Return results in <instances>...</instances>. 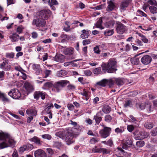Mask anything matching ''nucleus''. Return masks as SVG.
I'll list each match as a JSON object with an SVG mask.
<instances>
[{
    "mask_svg": "<svg viewBox=\"0 0 157 157\" xmlns=\"http://www.w3.org/2000/svg\"><path fill=\"white\" fill-rule=\"evenodd\" d=\"M107 84H108L107 79H104L96 83L97 85L103 87L106 86Z\"/></svg>",
    "mask_w": 157,
    "mask_h": 157,
    "instance_id": "23",
    "label": "nucleus"
},
{
    "mask_svg": "<svg viewBox=\"0 0 157 157\" xmlns=\"http://www.w3.org/2000/svg\"><path fill=\"white\" fill-rule=\"evenodd\" d=\"M48 3L49 5H55L58 4V3L56 0H51V1L49 0L48 2Z\"/></svg>",
    "mask_w": 157,
    "mask_h": 157,
    "instance_id": "57",
    "label": "nucleus"
},
{
    "mask_svg": "<svg viewBox=\"0 0 157 157\" xmlns=\"http://www.w3.org/2000/svg\"><path fill=\"white\" fill-rule=\"evenodd\" d=\"M51 15V12L49 10H43L40 12L39 16L45 19L47 18Z\"/></svg>",
    "mask_w": 157,
    "mask_h": 157,
    "instance_id": "10",
    "label": "nucleus"
},
{
    "mask_svg": "<svg viewBox=\"0 0 157 157\" xmlns=\"http://www.w3.org/2000/svg\"><path fill=\"white\" fill-rule=\"evenodd\" d=\"M1 98H2V100L3 101H9V99L6 97L4 93L3 94V95L2 96V97Z\"/></svg>",
    "mask_w": 157,
    "mask_h": 157,
    "instance_id": "59",
    "label": "nucleus"
},
{
    "mask_svg": "<svg viewBox=\"0 0 157 157\" xmlns=\"http://www.w3.org/2000/svg\"><path fill=\"white\" fill-rule=\"evenodd\" d=\"M108 6L106 9L107 11H112L115 7L114 3L111 1L108 2Z\"/></svg>",
    "mask_w": 157,
    "mask_h": 157,
    "instance_id": "19",
    "label": "nucleus"
},
{
    "mask_svg": "<svg viewBox=\"0 0 157 157\" xmlns=\"http://www.w3.org/2000/svg\"><path fill=\"white\" fill-rule=\"evenodd\" d=\"M137 34L141 37V40L144 43H147L148 42V39L140 33H137Z\"/></svg>",
    "mask_w": 157,
    "mask_h": 157,
    "instance_id": "37",
    "label": "nucleus"
},
{
    "mask_svg": "<svg viewBox=\"0 0 157 157\" xmlns=\"http://www.w3.org/2000/svg\"><path fill=\"white\" fill-rule=\"evenodd\" d=\"M47 106V107L44 109L45 114L46 115H49V118L51 119L52 118V113L50 109L53 108V105L52 103H48Z\"/></svg>",
    "mask_w": 157,
    "mask_h": 157,
    "instance_id": "7",
    "label": "nucleus"
},
{
    "mask_svg": "<svg viewBox=\"0 0 157 157\" xmlns=\"http://www.w3.org/2000/svg\"><path fill=\"white\" fill-rule=\"evenodd\" d=\"M41 137L43 139L48 140H50L52 138L51 136L48 134H45L41 135Z\"/></svg>",
    "mask_w": 157,
    "mask_h": 157,
    "instance_id": "48",
    "label": "nucleus"
},
{
    "mask_svg": "<svg viewBox=\"0 0 157 157\" xmlns=\"http://www.w3.org/2000/svg\"><path fill=\"white\" fill-rule=\"evenodd\" d=\"M101 113V111H100L94 117V118L95 120L96 123L98 124H99L102 120V117L100 115Z\"/></svg>",
    "mask_w": 157,
    "mask_h": 157,
    "instance_id": "18",
    "label": "nucleus"
},
{
    "mask_svg": "<svg viewBox=\"0 0 157 157\" xmlns=\"http://www.w3.org/2000/svg\"><path fill=\"white\" fill-rule=\"evenodd\" d=\"M19 152L20 153H22L24 152L25 151L27 150L26 147L25 146V145H24L23 146L20 147L19 149Z\"/></svg>",
    "mask_w": 157,
    "mask_h": 157,
    "instance_id": "58",
    "label": "nucleus"
},
{
    "mask_svg": "<svg viewBox=\"0 0 157 157\" xmlns=\"http://www.w3.org/2000/svg\"><path fill=\"white\" fill-rule=\"evenodd\" d=\"M14 56V53L11 52L10 53H6V57L10 59H13Z\"/></svg>",
    "mask_w": 157,
    "mask_h": 157,
    "instance_id": "43",
    "label": "nucleus"
},
{
    "mask_svg": "<svg viewBox=\"0 0 157 157\" xmlns=\"http://www.w3.org/2000/svg\"><path fill=\"white\" fill-rule=\"evenodd\" d=\"M52 86V83L51 82H47L45 83L44 85V87L45 88L51 87Z\"/></svg>",
    "mask_w": 157,
    "mask_h": 157,
    "instance_id": "44",
    "label": "nucleus"
},
{
    "mask_svg": "<svg viewBox=\"0 0 157 157\" xmlns=\"http://www.w3.org/2000/svg\"><path fill=\"white\" fill-rule=\"evenodd\" d=\"M111 131L110 128L104 127V128L100 131L99 133L102 138H105L109 135Z\"/></svg>",
    "mask_w": 157,
    "mask_h": 157,
    "instance_id": "6",
    "label": "nucleus"
},
{
    "mask_svg": "<svg viewBox=\"0 0 157 157\" xmlns=\"http://www.w3.org/2000/svg\"><path fill=\"white\" fill-rule=\"evenodd\" d=\"M90 43V40L89 39L83 40L82 41V44L83 45L89 44Z\"/></svg>",
    "mask_w": 157,
    "mask_h": 157,
    "instance_id": "64",
    "label": "nucleus"
},
{
    "mask_svg": "<svg viewBox=\"0 0 157 157\" xmlns=\"http://www.w3.org/2000/svg\"><path fill=\"white\" fill-rule=\"evenodd\" d=\"M116 24V30L117 33L120 34L124 33L126 30V26L119 21H117Z\"/></svg>",
    "mask_w": 157,
    "mask_h": 157,
    "instance_id": "3",
    "label": "nucleus"
},
{
    "mask_svg": "<svg viewBox=\"0 0 157 157\" xmlns=\"http://www.w3.org/2000/svg\"><path fill=\"white\" fill-rule=\"evenodd\" d=\"M115 81L116 84L118 86L123 85L124 84H128L131 82H128V81L123 78H115Z\"/></svg>",
    "mask_w": 157,
    "mask_h": 157,
    "instance_id": "9",
    "label": "nucleus"
},
{
    "mask_svg": "<svg viewBox=\"0 0 157 157\" xmlns=\"http://www.w3.org/2000/svg\"><path fill=\"white\" fill-rule=\"evenodd\" d=\"M131 1L130 0H123L121 2L120 6V10L122 12L126 10L129 5L131 4Z\"/></svg>",
    "mask_w": 157,
    "mask_h": 157,
    "instance_id": "8",
    "label": "nucleus"
},
{
    "mask_svg": "<svg viewBox=\"0 0 157 157\" xmlns=\"http://www.w3.org/2000/svg\"><path fill=\"white\" fill-rule=\"evenodd\" d=\"M51 71L49 70H46L44 71V73L45 74V76L44 77V78H46L48 77L51 74Z\"/></svg>",
    "mask_w": 157,
    "mask_h": 157,
    "instance_id": "63",
    "label": "nucleus"
},
{
    "mask_svg": "<svg viewBox=\"0 0 157 157\" xmlns=\"http://www.w3.org/2000/svg\"><path fill=\"white\" fill-rule=\"evenodd\" d=\"M18 35L16 33H14L10 36V38L12 42H15L18 40Z\"/></svg>",
    "mask_w": 157,
    "mask_h": 157,
    "instance_id": "30",
    "label": "nucleus"
},
{
    "mask_svg": "<svg viewBox=\"0 0 157 157\" xmlns=\"http://www.w3.org/2000/svg\"><path fill=\"white\" fill-rule=\"evenodd\" d=\"M136 134L139 139H143L146 138L149 135L148 133L144 131L138 132Z\"/></svg>",
    "mask_w": 157,
    "mask_h": 157,
    "instance_id": "16",
    "label": "nucleus"
},
{
    "mask_svg": "<svg viewBox=\"0 0 157 157\" xmlns=\"http://www.w3.org/2000/svg\"><path fill=\"white\" fill-rule=\"evenodd\" d=\"M24 86L27 92V95L33 91L34 88L33 86L29 82H26L24 84Z\"/></svg>",
    "mask_w": 157,
    "mask_h": 157,
    "instance_id": "15",
    "label": "nucleus"
},
{
    "mask_svg": "<svg viewBox=\"0 0 157 157\" xmlns=\"http://www.w3.org/2000/svg\"><path fill=\"white\" fill-rule=\"evenodd\" d=\"M93 50L94 52L97 54H100L101 52V51L100 50L98 46H96L95 47H94V48Z\"/></svg>",
    "mask_w": 157,
    "mask_h": 157,
    "instance_id": "55",
    "label": "nucleus"
},
{
    "mask_svg": "<svg viewBox=\"0 0 157 157\" xmlns=\"http://www.w3.org/2000/svg\"><path fill=\"white\" fill-rule=\"evenodd\" d=\"M117 62L113 59H110L109 61L108 64L109 67V69L108 71V73H113L117 70L116 68Z\"/></svg>",
    "mask_w": 157,
    "mask_h": 157,
    "instance_id": "4",
    "label": "nucleus"
},
{
    "mask_svg": "<svg viewBox=\"0 0 157 157\" xmlns=\"http://www.w3.org/2000/svg\"><path fill=\"white\" fill-rule=\"evenodd\" d=\"M9 61H3L0 64V68L5 71H9L11 70V67L10 65L8 64Z\"/></svg>",
    "mask_w": 157,
    "mask_h": 157,
    "instance_id": "11",
    "label": "nucleus"
},
{
    "mask_svg": "<svg viewBox=\"0 0 157 157\" xmlns=\"http://www.w3.org/2000/svg\"><path fill=\"white\" fill-rule=\"evenodd\" d=\"M111 109L107 105H104L102 108V112L105 114L109 113L111 111Z\"/></svg>",
    "mask_w": 157,
    "mask_h": 157,
    "instance_id": "21",
    "label": "nucleus"
},
{
    "mask_svg": "<svg viewBox=\"0 0 157 157\" xmlns=\"http://www.w3.org/2000/svg\"><path fill=\"white\" fill-rule=\"evenodd\" d=\"M5 75V72L4 71H0V81L3 80Z\"/></svg>",
    "mask_w": 157,
    "mask_h": 157,
    "instance_id": "56",
    "label": "nucleus"
},
{
    "mask_svg": "<svg viewBox=\"0 0 157 157\" xmlns=\"http://www.w3.org/2000/svg\"><path fill=\"white\" fill-rule=\"evenodd\" d=\"M33 68L37 74L40 73L41 71L40 66L39 64H34L33 65Z\"/></svg>",
    "mask_w": 157,
    "mask_h": 157,
    "instance_id": "24",
    "label": "nucleus"
},
{
    "mask_svg": "<svg viewBox=\"0 0 157 157\" xmlns=\"http://www.w3.org/2000/svg\"><path fill=\"white\" fill-rule=\"evenodd\" d=\"M55 135L56 136L63 139L64 138L65 132L63 131H60L56 132Z\"/></svg>",
    "mask_w": 157,
    "mask_h": 157,
    "instance_id": "34",
    "label": "nucleus"
},
{
    "mask_svg": "<svg viewBox=\"0 0 157 157\" xmlns=\"http://www.w3.org/2000/svg\"><path fill=\"white\" fill-rule=\"evenodd\" d=\"M74 52V49L73 48H67L64 51V54L67 55H70L73 54Z\"/></svg>",
    "mask_w": 157,
    "mask_h": 157,
    "instance_id": "20",
    "label": "nucleus"
},
{
    "mask_svg": "<svg viewBox=\"0 0 157 157\" xmlns=\"http://www.w3.org/2000/svg\"><path fill=\"white\" fill-rule=\"evenodd\" d=\"M58 82L62 88L65 86L69 82V81L66 80H62Z\"/></svg>",
    "mask_w": 157,
    "mask_h": 157,
    "instance_id": "32",
    "label": "nucleus"
},
{
    "mask_svg": "<svg viewBox=\"0 0 157 157\" xmlns=\"http://www.w3.org/2000/svg\"><path fill=\"white\" fill-rule=\"evenodd\" d=\"M35 24L36 26L40 27V26H44L45 25V22L44 20L41 18H38L36 20H34L33 23Z\"/></svg>",
    "mask_w": 157,
    "mask_h": 157,
    "instance_id": "12",
    "label": "nucleus"
},
{
    "mask_svg": "<svg viewBox=\"0 0 157 157\" xmlns=\"http://www.w3.org/2000/svg\"><path fill=\"white\" fill-rule=\"evenodd\" d=\"M112 119L111 117L109 115H107L105 117V121L106 122H110Z\"/></svg>",
    "mask_w": 157,
    "mask_h": 157,
    "instance_id": "54",
    "label": "nucleus"
},
{
    "mask_svg": "<svg viewBox=\"0 0 157 157\" xmlns=\"http://www.w3.org/2000/svg\"><path fill=\"white\" fill-rule=\"evenodd\" d=\"M149 9L150 12L153 13H157V8L153 6H151L149 7Z\"/></svg>",
    "mask_w": 157,
    "mask_h": 157,
    "instance_id": "40",
    "label": "nucleus"
},
{
    "mask_svg": "<svg viewBox=\"0 0 157 157\" xmlns=\"http://www.w3.org/2000/svg\"><path fill=\"white\" fill-rule=\"evenodd\" d=\"M144 126L146 128L151 129L153 127V124L152 123L147 122L144 124Z\"/></svg>",
    "mask_w": 157,
    "mask_h": 157,
    "instance_id": "41",
    "label": "nucleus"
},
{
    "mask_svg": "<svg viewBox=\"0 0 157 157\" xmlns=\"http://www.w3.org/2000/svg\"><path fill=\"white\" fill-rule=\"evenodd\" d=\"M131 62L132 64L137 65L139 63L140 61L138 58L134 57L131 59Z\"/></svg>",
    "mask_w": 157,
    "mask_h": 157,
    "instance_id": "33",
    "label": "nucleus"
},
{
    "mask_svg": "<svg viewBox=\"0 0 157 157\" xmlns=\"http://www.w3.org/2000/svg\"><path fill=\"white\" fill-rule=\"evenodd\" d=\"M5 139L9 146H12L14 145L15 143L13 139L10 138V136L9 134L8 137L6 138Z\"/></svg>",
    "mask_w": 157,
    "mask_h": 157,
    "instance_id": "25",
    "label": "nucleus"
},
{
    "mask_svg": "<svg viewBox=\"0 0 157 157\" xmlns=\"http://www.w3.org/2000/svg\"><path fill=\"white\" fill-rule=\"evenodd\" d=\"M41 97L42 99L44 100L45 98V94L40 91L36 92L34 94V97L35 99L38 100Z\"/></svg>",
    "mask_w": 157,
    "mask_h": 157,
    "instance_id": "17",
    "label": "nucleus"
},
{
    "mask_svg": "<svg viewBox=\"0 0 157 157\" xmlns=\"http://www.w3.org/2000/svg\"><path fill=\"white\" fill-rule=\"evenodd\" d=\"M136 145L139 147H143L144 145V142L143 140H139L136 142Z\"/></svg>",
    "mask_w": 157,
    "mask_h": 157,
    "instance_id": "45",
    "label": "nucleus"
},
{
    "mask_svg": "<svg viewBox=\"0 0 157 157\" xmlns=\"http://www.w3.org/2000/svg\"><path fill=\"white\" fill-rule=\"evenodd\" d=\"M102 22V19L101 18H100L96 23L95 25L96 27L97 28H98L101 29H103L104 28L101 26Z\"/></svg>",
    "mask_w": 157,
    "mask_h": 157,
    "instance_id": "36",
    "label": "nucleus"
},
{
    "mask_svg": "<svg viewBox=\"0 0 157 157\" xmlns=\"http://www.w3.org/2000/svg\"><path fill=\"white\" fill-rule=\"evenodd\" d=\"M114 21H110L106 23L105 26L107 28H111L114 26Z\"/></svg>",
    "mask_w": 157,
    "mask_h": 157,
    "instance_id": "39",
    "label": "nucleus"
},
{
    "mask_svg": "<svg viewBox=\"0 0 157 157\" xmlns=\"http://www.w3.org/2000/svg\"><path fill=\"white\" fill-rule=\"evenodd\" d=\"M151 134L152 136H156L157 135V127L151 131Z\"/></svg>",
    "mask_w": 157,
    "mask_h": 157,
    "instance_id": "62",
    "label": "nucleus"
},
{
    "mask_svg": "<svg viewBox=\"0 0 157 157\" xmlns=\"http://www.w3.org/2000/svg\"><path fill=\"white\" fill-rule=\"evenodd\" d=\"M82 33L81 35V37L84 39L88 37L90 31H86L85 30L83 29L82 31Z\"/></svg>",
    "mask_w": 157,
    "mask_h": 157,
    "instance_id": "22",
    "label": "nucleus"
},
{
    "mask_svg": "<svg viewBox=\"0 0 157 157\" xmlns=\"http://www.w3.org/2000/svg\"><path fill=\"white\" fill-rule=\"evenodd\" d=\"M147 2L151 6H154L157 7V2L155 0H149Z\"/></svg>",
    "mask_w": 157,
    "mask_h": 157,
    "instance_id": "49",
    "label": "nucleus"
},
{
    "mask_svg": "<svg viewBox=\"0 0 157 157\" xmlns=\"http://www.w3.org/2000/svg\"><path fill=\"white\" fill-rule=\"evenodd\" d=\"M54 87L56 89L58 92L61 90L62 88L60 85L59 84L58 82H57L54 85Z\"/></svg>",
    "mask_w": 157,
    "mask_h": 157,
    "instance_id": "50",
    "label": "nucleus"
},
{
    "mask_svg": "<svg viewBox=\"0 0 157 157\" xmlns=\"http://www.w3.org/2000/svg\"><path fill=\"white\" fill-rule=\"evenodd\" d=\"M8 94L13 99H18L21 97V94L17 89L11 90L8 93Z\"/></svg>",
    "mask_w": 157,
    "mask_h": 157,
    "instance_id": "5",
    "label": "nucleus"
},
{
    "mask_svg": "<svg viewBox=\"0 0 157 157\" xmlns=\"http://www.w3.org/2000/svg\"><path fill=\"white\" fill-rule=\"evenodd\" d=\"M74 132L72 131L71 128H69L67 129V132L66 133V138L65 141L66 144L68 145L73 143L75 140H73Z\"/></svg>",
    "mask_w": 157,
    "mask_h": 157,
    "instance_id": "1",
    "label": "nucleus"
},
{
    "mask_svg": "<svg viewBox=\"0 0 157 157\" xmlns=\"http://www.w3.org/2000/svg\"><path fill=\"white\" fill-rule=\"evenodd\" d=\"M132 105V102L130 100H127L126 101L124 105V106L125 107H131Z\"/></svg>",
    "mask_w": 157,
    "mask_h": 157,
    "instance_id": "53",
    "label": "nucleus"
},
{
    "mask_svg": "<svg viewBox=\"0 0 157 157\" xmlns=\"http://www.w3.org/2000/svg\"><path fill=\"white\" fill-rule=\"evenodd\" d=\"M128 130L130 132H132L134 129V127L133 125H128L127 126Z\"/></svg>",
    "mask_w": 157,
    "mask_h": 157,
    "instance_id": "61",
    "label": "nucleus"
},
{
    "mask_svg": "<svg viewBox=\"0 0 157 157\" xmlns=\"http://www.w3.org/2000/svg\"><path fill=\"white\" fill-rule=\"evenodd\" d=\"M113 29L106 30L104 32L105 35L106 36H111L113 34Z\"/></svg>",
    "mask_w": 157,
    "mask_h": 157,
    "instance_id": "38",
    "label": "nucleus"
},
{
    "mask_svg": "<svg viewBox=\"0 0 157 157\" xmlns=\"http://www.w3.org/2000/svg\"><path fill=\"white\" fill-rule=\"evenodd\" d=\"M152 60L151 57L148 55H145L142 58L141 61L144 65H147L151 63Z\"/></svg>",
    "mask_w": 157,
    "mask_h": 157,
    "instance_id": "13",
    "label": "nucleus"
},
{
    "mask_svg": "<svg viewBox=\"0 0 157 157\" xmlns=\"http://www.w3.org/2000/svg\"><path fill=\"white\" fill-rule=\"evenodd\" d=\"M146 104L142 103H138L136 104V108L139 110H142L145 109Z\"/></svg>",
    "mask_w": 157,
    "mask_h": 157,
    "instance_id": "27",
    "label": "nucleus"
},
{
    "mask_svg": "<svg viewBox=\"0 0 157 157\" xmlns=\"http://www.w3.org/2000/svg\"><path fill=\"white\" fill-rule=\"evenodd\" d=\"M67 73L66 71L64 70H61L57 72L56 75L59 77H62L66 75Z\"/></svg>",
    "mask_w": 157,
    "mask_h": 157,
    "instance_id": "26",
    "label": "nucleus"
},
{
    "mask_svg": "<svg viewBox=\"0 0 157 157\" xmlns=\"http://www.w3.org/2000/svg\"><path fill=\"white\" fill-rule=\"evenodd\" d=\"M130 121L132 123L136 124L138 122L136 119L133 116L130 115L129 116Z\"/></svg>",
    "mask_w": 157,
    "mask_h": 157,
    "instance_id": "46",
    "label": "nucleus"
},
{
    "mask_svg": "<svg viewBox=\"0 0 157 157\" xmlns=\"http://www.w3.org/2000/svg\"><path fill=\"white\" fill-rule=\"evenodd\" d=\"M34 154L35 157H47L46 152L41 149H38L35 151Z\"/></svg>",
    "mask_w": 157,
    "mask_h": 157,
    "instance_id": "14",
    "label": "nucleus"
},
{
    "mask_svg": "<svg viewBox=\"0 0 157 157\" xmlns=\"http://www.w3.org/2000/svg\"><path fill=\"white\" fill-rule=\"evenodd\" d=\"M29 141L34 142L38 144H40V140L39 138L36 136H34L33 138L29 139Z\"/></svg>",
    "mask_w": 157,
    "mask_h": 157,
    "instance_id": "28",
    "label": "nucleus"
},
{
    "mask_svg": "<svg viewBox=\"0 0 157 157\" xmlns=\"http://www.w3.org/2000/svg\"><path fill=\"white\" fill-rule=\"evenodd\" d=\"M102 152L103 154H106L109 153L110 152V151L109 149L105 148H102Z\"/></svg>",
    "mask_w": 157,
    "mask_h": 157,
    "instance_id": "60",
    "label": "nucleus"
},
{
    "mask_svg": "<svg viewBox=\"0 0 157 157\" xmlns=\"http://www.w3.org/2000/svg\"><path fill=\"white\" fill-rule=\"evenodd\" d=\"M62 146V144L61 142L58 141H55L53 142V146L58 148H59Z\"/></svg>",
    "mask_w": 157,
    "mask_h": 157,
    "instance_id": "51",
    "label": "nucleus"
},
{
    "mask_svg": "<svg viewBox=\"0 0 157 157\" xmlns=\"http://www.w3.org/2000/svg\"><path fill=\"white\" fill-rule=\"evenodd\" d=\"M145 109L147 113H150L153 111V109L151 107V105L150 103L146 104Z\"/></svg>",
    "mask_w": 157,
    "mask_h": 157,
    "instance_id": "29",
    "label": "nucleus"
},
{
    "mask_svg": "<svg viewBox=\"0 0 157 157\" xmlns=\"http://www.w3.org/2000/svg\"><path fill=\"white\" fill-rule=\"evenodd\" d=\"M26 112L27 114L29 115H36V111L34 109H31L26 110Z\"/></svg>",
    "mask_w": 157,
    "mask_h": 157,
    "instance_id": "35",
    "label": "nucleus"
},
{
    "mask_svg": "<svg viewBox=\"0 0 157 157\" xmlns=\"http://www.w3.org/2000/svg\"><path fill=\"white\" fill-rule=\"evenodd\" d=\"M93 73L95 75H98L101 74L102 72L101 71V67H99L94 69L93 71Z\"/></svg>",
    "mask_w": 157,
    "mask_h": 157,
    "instance_id": "42",
    "label": "nucleus"
},
{
    "mask_svg": "<svg viewBox=\"0 0 157 157\" xmlns=\"http://www.w3.org/2000/svg\"><path fill=\"white\" fill-rule=\"evenodd\" d=\"M100 140V139L98 138H92L90 140V143L91 144H95L98 142Z\"/></svg>",
    "mask_w": 157,
    "mask_h": 157,
    "instance_id": "47",
    "label": "nucleus"
},
{
    "mask_svg": "<svg viewBox=\"0 0 157 157\" xmlns=\"http://www.w3.org/2000/svg\"><path fill=\"white\" fill-rule=\"evenodd\" d=\"M101 67L102 71L105 73H106L107 71H108L109 69V67L108 64H106L105 63H102L101 65Z\"/></svg>",
    "mask_w": 157,
    "mask_h": 157,
    "instance_id": "31",
    "label": "nucleus"
},
{
    "mask_svg": "<svg viewBox=\"0 0 157 157\" xmlns=\"http://www.w3.org/2000/svg\"><path fill=\"white\" fill-rule=\"evenodd\" d=\"M47 152L50 155H53L54 154V151L51 148H47L46 149Z\"/></svg>",
    "mask_w": 157,
    "mask_h": 157,
    "instance_id": "52",
    "label": "nucleus"
},
{
    "mask_svg": "<svg viewBox=\"0 0 157 157\" xmlns=\"http://www.w3.org/2000/svg\"><path fill=\"white\" fill-rule=\"evenodd\" d=\"M8 134L4 132H0V149H3L9 147L6 138L8 137Z\"/></svg>",
    "mask_w": 157,
    "mask_h": 157,
    "instance_id": "2",
    "label": "nucleus"
}]
</instances>
